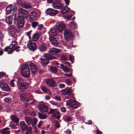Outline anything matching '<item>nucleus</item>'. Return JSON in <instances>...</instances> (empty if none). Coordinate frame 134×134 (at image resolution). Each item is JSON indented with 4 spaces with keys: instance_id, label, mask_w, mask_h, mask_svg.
Wrapping results in <instances>:
<instances>
[{
    "instance_id": "bb28decb",
    "label": "nucleus",
    "mask_w": 134,
    "mask_h": 134,
    "mask_svg": "<svg viewBox=\"0 0 134 134\" xmlns=\"http://www.w3.org/2000/svg\"><path fill=\"white\" fill-rule=\"evenodd\" d=\"M12 18L11 16H7L6 18V21L9 24H11L12 23Z\"/></svg>"
},
{
    "instance_id": "8fccbe9b",
    "label": "nucleus",
    "mask_w": 134,
    "mask_h": 134,
    "mask_svg": "<svg viewBox=\"0 0 134 134\" xmlns=\"http://www.w3.org/2000/svg\"><path fill=\"white\" fill-rule=\"evenodd\" d=\"M72 16V14H70V15H68L64 16V17L65 18L67 19L68 20H70L71 19Z\"/></svg>"
},
{
    "instance_id": "c03bdc74",
    "label": "nucleus",
    "mask_w": 134,
    "mask_h": 134,
    "mask_svg": "<svg viewBox=\"0 0 134 134\" xmlns=\"http://www.w3.org/2000/svg\"><path fill=\"white\" fill-rule=\"evenodd\" d=\"M51 42L52 44L54 46L57 47L59 43L57 40L53 41Z\"/></svg>"
},
{
    "instance_id": "aec40b11",
    "label": "nucleus",
    "mask_w": 134,
    "mask_h": 134,
    "mask_svg": "<svg viewBox=\"0 0 134 134\" xmlns=\"http://www.w3.org/2000/svg\"><path fill=\"white\" fill-rule=\"evenodd\" d=\"M9 129L5 128L2 130H0V133L1 134H10V131H9Z\"/></svg>"
},
{
    "instance_id": "f03ea898",
    "label": "nucleus",
    "mask_w": 134,
    "mask_h": 134,
    "mask_svg": "<svg viewBox=\"0 0 134 134\" xmlns=\"http://www.w3.org/2000/svg\"><path fill=\"white\" fill-rule=\"evenodd\" d=\"M20 71L22 75L24 77L28 78L30 77V71L27 64H24L21 67Z\"/></svg>"
},
{
    "instance_id": "680f3d73",
    "label": "nucleus",
    "mask_w": 134,
    "mask_h": 134,
    "mask_svg": "<svg viewBox=\"0 0 134 134\" xmlns=\"http://www.w3.org/2000/svg\"><path fill=\"white\" fill-rule=\"evenodd\" d=\"M31 115L32 116H34L36 115V114L34 111H32L31 113Z\"/></svg>"
},
{
    "instance_id": "dca6fc26",
    "label": "nucleus",
    "mask_w": 134,
    "mask_h": 134,
    "mask_svg": "<svg viewBox=\"0 0 134 134\" xmlns=\"http://www.w3.org/2000/svg\"><path fill=\"white\" fill-rule=\"evenodd\" d=\"M17 44V43L16 41H14L10 44V46H12V47L10 48L9 46H8L5 47L4 49L5 51L8 52L9 51V48H13L15 47V45Z\"/></svg>"
},
{
    "instance_id": "a211bd4d",
    "label": "nucleus",
    "mask_w": 134,
    "mask_h": 134,
    "mask_svg": "<svg viewBox=\"0 0 134 134\" xmlns=\"http://www.w3.org/2000/svg\"><path fill=\"white\" fill-rule=\"evenodd\" d=\"M20 47L19 46H17L15 47L14 48H9V51L7 52L8 54H11L13 53V52L15 51L17 52H19L20 51V49H19Z\"/></svg>"
},
{
    "instance_id": "4d7b16f0",
    "label": "nucleus",
    "mask_w": 134,
    "mask_h": 134,
    "mask_svg": "<svg viewBox=\"0 0 134 134\" xmlns=\"http://www.w3.org/2000/svg\"><path fill=\"white\" fill-rule=\"evenodd\" d=\"M61 111L63 113H65L66 112V109L65 107H62L60 108Z\"/></svg>"
},
{
    "instance_id": "79ce46f5",
    "label": "nucleus",
    "mask_w": 134,
    "mask_h": 134,
    "mask_svg": "<svg viewBox=\"0 0 134 134\" xmlns=\"http://www.w3.org/2000/svg\"><path fill=\"white\" fill-rule=\"evenodd\" d=\"M54 3L59 6H60L61 8H62L63 6V4L61 3V1L60 0L56 1Z\"/></svg>"
},
{
    "instance_id": "de8ad7c7",
    "label": "nucleus",
    "mask_w": 134,
    "mask_h": 134,
    "mask_svg": "<svg viewBox=\"0 0 134 134\" xmlns=\"http://www.w3.org/2000/svg\"><path fill=\"white\" fill-rule=\"evenodd\" d=\"M53 6L54 8L55 9H60L61 8L60 7V6H59V5H57L54 2L53 4Z\"/></svg>"
},
{
    "instance_id": "cd10ccee",
    "label": "nucleus",
    "mask_w": 134,
    "mask_h": 134,
    "mask_svg": "<svg viewBox=\"0 0 134 134\" xmlns=\"http://www.w3.org/2000/svg\"><path fill=\"white\" fill-rule=\"evenodd\" d=\"M11 118L12 120L15 123H17L19 122V119L15 116L11 115Z\"/></svg>"
},
{
    "instance_id": "20e7f679",
    "label": "nucleus",
    "mask_w": 134,
    "mask_h": 134,
    "mask_svg": "<svg viewBox=\"0 0 134 134\" xmlns=\"http://www.w3.org/2000/svg\"><path fill=\"white\" fill-rule=\"evenodd\" d=\"M71 88V87H67L65 89L61 91V92L63 95L68 96H67L66 97V98L69 99L73 96V94L72 93Z\"/></svg>"
},
{
    "instance_id": "ea45409f",
    "label": "nucleus",
    "mask_w": 134,
    "mask_h": 134,
    "mask_svg": "<svg viewBox=\"0 0 134 134\" xmlns=\"http://www.w3.org/2000/svg\"><path fill=\"white\" fill-rule=\"evenodd\" d=\"M31 100H32V101L31 102L29 103V104H33L34 103L35 101H36L34 99L28 98V99L26 100V102H28Z\"/></svg>"
},
{
    "instance_id": "5fc2aeb1",
    "label": "nucleus",
    "mask_w": 134,
    "mask_h": 134,
    "mask_svg": "<svg viewBox=\"0 0 134 134\" xmlns=\"http://www.w3.org/2000/svg\"><path fill=\"white\" fill-rule=\"evenodd\" d=\"M15 80L13 79L10 82V85L12 87H14V83Z\"/></svg>"
},
{
    "instance_id": "423d86ee",
    "label": "nucleus",
    "mask_w": 134,
    "mask_h": 134,
    "mask_svg": "<svg viewBox=\"0 0 134 134\" xmlns=\"http://www.w3.org/2000/svg\"><path fill=\"white\" fill-rule=\"evenodd\" d=\"M65 39L66 41H69L72 39L73 37V35L70 29H66L64 32Z\"/></svg>"
},
{
    "instance_id": "6e6d98bb",
    "label": "nucleus",
    "mask_w": 134,
    "mask_h": 134,
    "mask_svg": "<svg viewBox=\"0 0 134 134\" xmlns=\"http://www.w3.org/2000/svg\"><path fill=\"white\" fill-rule=\"evenodd\" d=\"M11 99L10 98H6L4 100V101L7 102H9Z\"/></svg>"
},
{
    "instance_id": "f8f14e48",
    "label": "nucleus",
    "mask_w": 134,
    "mask_h": 134,
    "mask_svg": "<svg viewBox=\"0 0 134 134\" xmlns=\"http://www.w3.org/2000/svg\"><path fill=\"white\" fill-rule=\"evenodd\" d=\"M19 14L23 17L27 18L28 16L29 13L27 11L23 8H20L18 11Z\"/></svg>"
},
{
    "instance_id": "4be33fe9",
    "label": "nucleus",
    "mask_w": 134,
    "mask_h": 134,
    "mask_svg": "<svg viewBox=\"0 0 134 134\" xmlns=\"http://www.w3.org/2000/svg\"><path fill=\"white\" fill-rule=\"evenodd\" d=\"M8 30L12 33L13 34L16 32V29L14 25H12L9 27Z\"/></svg>"
},
{
    "instance_id": "5701e85b",
    "label": "nucleus",
    "mask_w": 134,
    "mask_h": 134,
    "mask_svg": "<svg viewBox=\"0 0 134 134\" xmlns=\"http://www.w3.org/2000/svg\"><path fill=\"white\" fill-rule=\"evenodd\" d=\"M20 97L21 101H25L26 102V100L28 98L26 97V95L25 94L22 93L20 95Z\"/></svg>"
},
{
    "instance_id": "37998d69",
    "label": "nucleus",
    "mask_w": 134,
    "mask_h": 134,
    "mask_svg": "<svg viewBox=\"0 0 134 134\" xmlns=\"http://www.w3.org/2000/svg\"><path fill=\"white\" fill-rule=\"evenodd\" d=\"M58 11L56 10H54L52 9V12L51 13V16H53L55 15L57 13Z\"/></svg>"
},
{
    "instance_id": "72a5a7b5",
    "label": "nucleus",
    "mask_w": 134,
    "mask_h": 134,
    "mask_svg": "<svg viewBox=\"0 0 134 134\" xmlns=\"http://www.w3.org/2000/svg\"><path fill=\"white\" fill-rule=\"evenodd\" d=\"M70 23V25L71 28L73 29H77V24L74 21H71Z\"/></svg>"
},
{
    "instance_id": "f704fd0d",
    "label": "nucleus",
    "mask_w": 134,
    "mask_h": 134,
    "mask_svg": "<svg viewBox=\"0 0 134 134\" xmlns=\"http://www.w3.org/2000/svg\"><path fill=\"white\" fill-rule=\"evenodd\" d=\"M61 68L65 72H69L70 71V69L66 67L63 64L61 65Z\"/></svg>"
},
{
    "instance_id": "c756f323",
    "label": "nucleus",
    "mask_w": 134,
    "mask_h": 134,
    "mask_svg": "<svg viewBox=\"0 0 134 134\" xmlns=\"http://www.w3.org/2000/svg\"><path fill=\"white\" fill-rule=\"evenodd\" d=\"M25 82L24 80L21 78H19L18 79L17 85L18 86L20 85H21V84H23Z\"/></svg>"
},
{
    "instance_id": "09e8293b",
    "label": "nucleus",
    "mask_w": 134,
    "mask_h": 134,
    "mask_svg": "<svg viewBox=\"0 0 134 134\" xmlns=\"http://www.w3.org/2000/svg\"><path fill=\"white\" fill-rule=\"evenodd\" d=\"M66 84L69 86L71 85L72 84V81L70 79H67L66 80Z\"/></svg>"
},
{
    "instance_id": "603ef678",
    "label": "nucleus",
    "mask_w": 134,
    "mask_h": 134,
    "mask_svg": "<svg viewBox=\"0 0 134 134\" xmlns=\"http://www.w3.org/2000/svg\"><path fill=\"white\" fill-rule=\"evenodd\" d=\"M61 58L63 60H68L66 56L65 55H62L61 57Z\"/></svg>"
},
{
    "instance_id": "f3484780",
    "label": "nucleus",
    "mask_w": 134,
    "mask_h": 134,
    "mask_svg": "<svg viewBox=\"0 0 134 134\" xmlns=\"http://www.w3.org/2000/svg\"><path fill=\"white\" fill-rule=\"evenodd\" d=\"M29 86V84L27 82H24L23 84H21V85H20L18 86L19 87V89L21 90L22 91H24V90L27 89V87Z\"/></svg>"
},
{
    "instance_id": "69168bd1",
    "label": "nucleus",
    "mask_w": 134,
    "mask_h": 134,
    "mask_svg": "<svg viewBox=\"0 0 134 134\" xmlns=\"http://www.w3.org/2000/svg\"><path fill=\"white\" fill-rule=\"evenodd\" d=\"M43 27V25L42 24H40L39 25L37 28V29L38 30H41L42 28Z\"/></svg>"
},
{
    "instance_id": "49530a36",
    "label": "nucleus",
    "mask_w": 134,
    "mask_h": 134,
    "mask_svg": "<svg viewBox=\"0 0 134 134\" xmlns=\"http://www.w3.org/2000/svg\"><path fill=\"white\" fill-rule=\"evenodd\" d=\"M52 9L48 8L47 9L46 11V13L47 14L51 16V13L52 12Z\"/></svg>"
},
{
    "instance_id": "338daca9",
    "label": "nucleus",
    "mask_w": 134,
    "mask_h": 134,
    "mask_svg": "<svg viewBox=\"0 0 134 134\" xmlns=\"http://www.w3.org/2000/svg\"><path fill=\"white\" fill-rule=\"evenodd\" d=\"M5 75V73L2 72H0V77H1Z\"/></svg>"
},
{
    "instance_id": "2f4dec72",
    "label": "nucleus",
    "mask_w": 134,
    "mask_h": 134,
    "mask_svg": "<svg viewBox=\"0 0 134 134\" xmlns=\"http://www.w3.org/2000/svg\"><path fill=\"white\" fill-rule=\"evenodd\" d=\"M58 30L57 29H53L51 30V35L52 36H56L58 33Z\"/></svg>"
},
{
    "instance_id": "bf43d9fd",
    "label": "nucleus",
    "mask_w": 134,
    "mask_h": 134,
    "mask_svg": "<svg viewBox=\"0 0 134 134\" xmlns=\"http://www.w3.org/2000/svg\"><path fill=\"white\" fill-rule=\"evenodd\" d=\"M31 127H30V129H29V130H27V131L26 132L25 134H32L31 131Z\"/></svg>"
},
{
    "instance_id": "6e6552de",
    "label": "nucleus",
    "mask_w": 134,
    "mask_h": 134,
    "mask_svg": "<svg viewBox=\"0 0 134 134\" xmlns=\"http://www.w3.org/2000/svg\"><path fill=\"white\" fill-rule=\"evenodd\" d=\"M27 48L30 50L34 51L37 48L36 43L33 41L30 40L27 44Z\"/></svg>"
},
{
    "instance_id": "ddd939ff",
    "label": "nucleus",
    "mask_w": 134,
    "mask_h": 134,
    "mask_svg": "<svg viewBox=\"0 0 134 134\" xmlns=\"http://www.w3.org/2000/svg\"><path fill=\"white\" fill-rule=\"evenodd\" d=\"M16 11V10L14 8L13 6L12 5H9L8 6L6 9V11L7 13L10 14L11 12H12L13 13Z\"/></svg>"
},
{
    "instance_id": "e2e57ef3",
    "label": "nucleus",
    "mask_w": 134,
    "mask_h": 134,
    "mask_svg": "<svg viewBox=\"0 0 134 134\" xmlns=\"http://www.w3.org/2000/svg\"><path fill=\"white\" fill-rule=\"evenodd\" d=\"M50 102L52 104L54 105H56L57 104V103L56 102H55L53 101H50Z\"/></svg>"
},
{
    "instance_id": "9d476101",
    "label": "nucleus",
    "mask_w": 134,
    "mask_h": 134,
    "mask_svg": "<svg viewBox=\"0 0 134 134\" xmlns=\"http://www.w3.org/2000/svg\"><path fill=\"white\" fill-rule=\"evenodd\" d=\"M39 110L42 113L47 112L48 109L47 106L44 104H40L37 106Z\"/></svg>"
},
{
    "instance_id": "0eeeda50",
    "label": "nucleus",
    "mask_w": 134,
    "mask_h": 134,
    "mask_svg": "<svg viewBox=\"0 0 134 134\" xmlns=\"http://www.w3.org/2000/svg\"><path fill=\"white\" fill-rule=\"evenodd\" d=\"M48 113L49 114H52V117H55L58 120L60 117V113L56 110V109H51Z\"/></svg>"
},
{
    "instance_id": "a18cd8bd",
    "label": "nucleus",
    "mask_w": 134,
    "mask_h": 134,
    "mask_svg": "<svg viewBox=\"0 0 134 134\" xmlns=\"http://www.w3.org/2000/svg\"><path fill=\"white\" fill-rule=\"evenodd\" d=\"M69 59L70 60L71 62L72 63H73L74 62V56L70 55L69 56Z\"/></svg>"
},
{
    "instance_id": "412c9836",
    "label": "nucleus",
    "mask_w": 134,
    "mask_h": 134,
    "mask_svg": "<svg viewBox=\"0 0 134 134\" xmlns=\"http://www.w3.org/2000/svg\"><path fill=\"white\" fill-rule=\"evenodd\" d=\"M40 35V34L39 33H36L32 37L33 41H36L39 38Z\"/></svg>"
},
{
    "instance_id": "0e129e2a",
    "label": "nucleus",
    "mask_w": 134,
    "mask_h": 134,
    "mask_svg": "<svg viewBox=\"0 0 134 134\" xmlns=\"http://www.w3.org/2000/svg\"><path fill=\"white\" fill-rule=\"evenodd\" d=\"M64 1L66 6L68 5L69 3L70 0H64Z\"/></svg>"
},
{
    "instance_id": "c85d7f7f",
    "label": "nucleus",
    "mask_w": 134,
    "mask_h": 134,
    "mask_svg": "<svg viewBox=\"0 0 134 134\" xmlns=\"http://www.w3.org/2000/svg\"><path fill=\"white\" fill-rule=\"evenodd\" d=\"M25 120L29 125H30L32 121L31 119L29 117H25Z\"/></svg>"
},
{
    "instance_id": "58836bf2",
    "label": "nucleus",
    "mask_w": 134,
    "mask_h": 134,
    "mask_svg": "<svg viewBox=\"0 0 134 134\" xmlns=\"http://www.w3.org/2000/svg\"><path fill=\"white\" fill-rule=\"evenodd\" d=\"M29 66L31 70L37 69L36 65L34 63H31L30 64Z\"/></svg>"
},
{
    "instance_id": "3c124183",
    "label": "nucleus",
    "mask_w": 134,
    "mask_h": 134,
    "mask_svg": "<svg viewBox=\"0 0 134 134\" xmlns=\"http://www.w3.org/2000/svg\"><path fill=\"white\" fill-rule=\"evenodd\" d=\"M38 24V23L37 22H32V26L33 28L35 27Z\"/></svg>"
},
{
    "instance_id": "f257e3e1",
    "label": "nucleus",
    "mask_w": 134,
    "mask_h": 134,
    "mask_svg": "<svg viewBox=\"0 0 134 134\" xmlns=\"http://www.w3.org/2000/svg\"><path fill=\"white\" fill-rule=\"evenodd\" d=\"M44 57L46 59L42 58H41L40 59L41 61V64L44 66L47 65L49 63V62L48 60L57 59L56 57L47 54H44Z\"/></svg>"
},
{
    "instance_id": "4468645a",
    "label": "nucleus",
    "mask_w": 134,
    "mask_h": 134,
    "mask_svg": "<svg viewBox=\"0 0 134 134\" xmlns=\"http://www.w3.org/2000/svg\"><path fill=\"white\" fill-rule=\"evenodd\" d=\"M20 126L23 131L25 130H28V127L24 121H21L20 122Z\"/></svg>"
},
{
    "instance_id": "473e14b6",
    "label": "nucleus",
    "mask_w": 134,
    "mask_h": 134,
    "mask_svg": "<svg viewBox=\"0 0 134 134\" xmlns=\"http://www.w3.org/2000/svg\"><path fill=\"white\" fill-rule=\"evenodd\" d=\"M21 5L25 8L29 9L31 8V6L30 4L26 3L21 4Z\"/></svg>"
},
{
    "instance_id": "393cba45",
    "label": "nucleus",
    "mask_w": 134,
    "mask_h": 134,
    "mask_svg": "<svg viewBox=\"0 0 134 134\" xmlns=\"http://www.w3.org/2000/svg\"><path fill=\"white\" fill-rule=\"evenodd\" d=\"M39 49L40 51L43 52L46 50L47 47L45 44H42L40 45Z\"/></svg>"
},
{
    "instance_id": "7ed1b4c3",
    "label": "nucleus",
    "mask_w": 134,
    "mask_h": 134,
    "mask_svg": "<svg viewBox=\"0 0 134 134\" xmlns=\"http://www.w3.org/2000/svg\"><path fill=\"white\" fill-rule=\"evenodd\" d=\"M14 20L16 22L19 28H20L23 26L24 24V18L22 16L19 15L17 18L15 16H14Z\"/></svg>"
},
{
    "instance_id": "7c9ffc66",
    "label": "nucleus",
    "mask_w": 134,
    "mask_h": 134,
    "mask_svg": "<svg viewBox=\"0 0 134 134\" xmlns=\"http://www.w3.org/2000/svg\"><path fill=\"white\" fill-rule=\"evenodd\" d=\"M38 117L40 119L42 120L44 119L47 118V115L45 114H42L40 113H38Z\"/></svg>"
},
{
    "instance_id": "052dcab7",
    "label": "nucleus",
    "mask_w": 134,
    "mask_h": 134,
    "mask_svg": "<svg viewBox=\"0 0 134 134\" xmlns=\"http://www.w3.org/2000/svg\"><path fill=\"white\" fill-rule=\"evenodd\" d=\"M37 69H34L31 70V71L32 73L34 74H35L37 71Z\"/></svg>"
},
{
    "instance_id": "a878e982",
    "label": "nucleus",
    "mask_w": 134,
    "mask_h": 134,
    "mask_svg": "<svg viewBox=\"0 0 134 134\" xmlns=\"http://www.w3.org/2000/svg\"><path fill=\"white\" fill-rule=\"evenodd\" d=\"M70 9L67 6H65L62 10L61 13L62 14H64L67 13Z\"/></svg>"
},
{
    "instance_id": "39448f33",
    "label": "nucleus",
    "mask_w": 134,
    "mask_h": 134,
    "mask_svg": "<svg viewBox=\"0 0 134 134\" xmlns=\"http://www.w3.org/2000/svg\"><path fill=\"white\" fill-rule=\"evenodd\" d=\"M66 105L70 106L73 109H76L79 107L78 102L72 99L68 100L66 102Z\"/></svg>"
},
{
    "instance_id": "4c0bfd02",
    "label": "nucleus",
    "mask_w": 134,
    "mask_h": 134,
    "mask_svg": "<svg viewBox=\"0 0 134 134\" xmlns=\"http://www.w3.org/2000/svg\"><path fill=\"white\" fill-rule=\"evenodd\" d=\"M72 120V118L71 117L68 116L65 117L64 120L66 122H69L71 121Z\"/></svg>"
},
{
    "instance_id": "c9c22d12",
    "label": "nucleus",
    "mask_w": 134,
    "mask_h": 134,
    "mask_svg": "<svg viewBox=\"0 0 134 134\" xmlns=\"http://www.w3.org/2000/svg\"><path fill=\"white\" fill-rule=\"evenodd\" d=\"M50 70L52 72L56 73L57 71V68L54 66H52L50 68Z\"/></svg>"
},
{
    "instance_id": "1a4fd4ad",
    "label": "nucleus",
    "mask_w": 134,
    "mask_h": 134,
    "mask_svg": "<svg viewBox=\"0 0 134 134\" xmlns=\"http://www.w3.org/2000/svg\"><path fill=\"white\" fill-rule=\"evenodd\" d=\"M46 83L47 85L51 87H56V82L52 79H46Z\"/></svg>"
},
{
    "instance_id": "6ab92c4d",
    "label": "nucleus",
    "mask_w": 134,
    "mask_h": 134,
    "mask_svg": "<svg viewBox=\"0 0 134 134\" xmlns=\"http://www.w3.org/2000/svg\"><path fill=\"white\" fill-rule=\"evenodd\" d=\"M65 27V26L63 23H60L57 25V29L59 32H61Z\"/></svg>"
},
{
    "instance_id": "774afa93",
    "label": "nucleus",
    "mask_w": 134,
    "mask_h": 134,
    "mask_svg": "<svg viewBox=\"0 0 134 134\" xmlns=\"http://www.w3.org/2000/svg\"><path fill=\"white\" fill-rule=\"evenodd\" d=\"M65 76L68 77H70L72 76V72H71L70 74H65Z\"/></svg>"
},
{
    "instance_id": "864d4df0",
    "label": "nucleus",
    "mask_w": 134,
    "mask_h": 134,
    "mask_svg": "<svg viewBox=\"0 0 134 134\" xmlns=\"http://www.w3.org/2000/svg\"><path fill=\"white\" fill-rule=\"evenodd\" d=\"M53 36H50L49 37V39L51 42L53 41L56 40V38Z\"/></svg>"
},
{
    "instance_id": "e433bc0d",
    "label": "nucleus",
    "mask_w": 134,
    "mask_h": 134,
    "mask_svg": "<svg viewBox=\"0 0 134 134\" xmlns=\"http://www.w3.org/2000/svg\"><path fill=\"white\" fill-rule=\"evenodd\" d=\"M32 120V121L31 124L32 125V126H34L36 125L37 120L36 118H34Z\"/></svg>"
},
{
    "instance_id": "b1692460",
    "label": "nucleus",
    "mask_w": 134,
    "mask_h": 134,
    "mask_svg": "<svg viewBox=\"0 0 134 134\" xmlns=\"http://www.w3.org/2000/svg\"><path fill=\"white\" fill-rule=\"evenodd\" d=\"M37 16L36 13L34 12H31L29 15V18L32 20L35 19Z\"/></svg>"
},
{
    "instance_id": "9b49d317",
    "label": "nucleus",
    "mask_w": 134,
    "mask_h": 134,
    "mask_svg": "<svg viewBox=\"0 0 134 134\" xmlns=\"http://www.w3.org/2000/svg\"><path fill=\"white\" fill-rule=\"evenodd\" d=\"M0 87L3 90L8 92L10 91V89L8 86L5 83L3 82H0Z\"/></svg>"
},
{
    "instance_id": "2eb2a0df",
    "label": "nucleus",
    "mask_w": 134,
    "mask_h": 134,
    "mask_svg": "<svg viewBox=\"0 0 134 134\" xmlns=\"http://www.w3.org/2000/svg\"><path fill=\"white\" fill-rule=\"evenodd\" d=\"M60 51L61 50L60 49L53 47L49 49V52L52 54H54L60 52Z\"/></svg>"
},
{
    "instance_id": "13d9d810",
    "label": "nucleus",
    "mask_w": 134,
    "mask_h": 134,
    "mask_svg": "<svg viewBox=\"0 0 134 134\" xmlns=\"http://www.w3.org/2000/svg\"><path fill=\"white\" fill-rule=\"evenodd\" d=\"M60 88H64L65 86V85L64 84H60L58 86Z\"/></svg>"
},
{
    "instance_id": "a19ab883",
    "label": "nucleus",
    "mask_w": 134,
    "mask_h": 134,
    "mask_svg": "<svg viewBox=\"0 0 134 134\" xmlns=\"http://www.w3.org/2000/svg\"><path fill=\"white\" fill-rule=\"evenodd\" d=\"M41 89L42 90L44 93H47L49 92V91L44 86H43L41 87Z\"/></svg>"
}]
</instances>
